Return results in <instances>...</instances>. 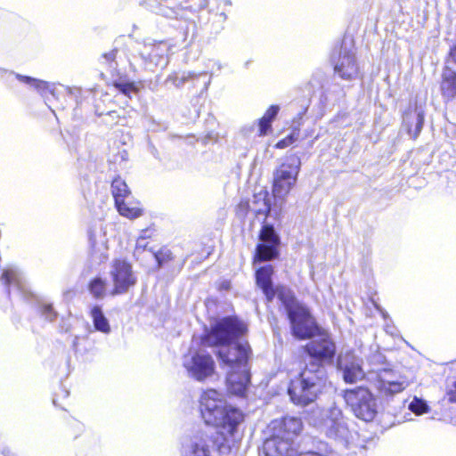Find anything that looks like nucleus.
<instances>
[{
  "label": "nucleus",
  "mask_w": 456,
  "mask_h": 456,
  "mask_svg": "<svg viewBox=\"0 0 456 456\" xmlns=\"http://www.w3.org/2000/svg\"><path fill=\"white\" fill-rule=\"evenodd\" d=\"M200 411L205 423L218 430L213 442L220 453H230L235 444L234 434L244 415L237 408L227 405L216 389L205 390L200 398Z\"/></svg>",
  "instance_id": "obj_3"
},
{
  "label": "nucleus",
  "mask_w": 456,
  "mask_h": 456,
  "mask_svg": "<svg viewBox=\"0 0 456 456\" xmlns=\"http://www.w3.org/2000/svg\"><path fill=\"white\" fill-rule=\"evenodd\" d=\"M448 401L450 403H456V381L453 383L452 388H450L447 393Z\"/></svg>",
  "instance_id": "obj_34"
},
{
  "label": "nucleus",
  "mask_w": 456,
  "mask_h": 456,
  "mask_svg": "<svg viewBox=\"0 0 456 456\" xmlns=\"http://www.w3.org/2000/svg\"><path fill=\"white\" fill-rule=\"evenodd\" d=\"M121 202V205L115 204L116 209L120 216L132 220L140 217L143 214L141 202L133 195L126 200H122Z\"/></svg>",
  "instance_id": "obj_17"
},
{
  "label": "nucleus",
  "mask_w": 456,
  "mask_h": 456,
  "mask_svg": "<svg viewBox=\"0 0 456 456\" xmlns=\"http://www.w3.org/2000/svg\"><path fill=\"white\" fill-rule=\"evenodd\" d=\"M118 156H119L120 161L126 160L127 159L126 151L123 150L121 152H118Z\"/></svg>",
  "instance_id": "obj_39"
},
{
  "label": "nucleus",
  "mask_w": 456,
  "mask_h": 456,
  "mask_svg": "<svg viewBox=\"0 0 456 456\" xmlns=\"http://www.w3.org/2000/svg\"><path fill=\"white\" fill-rule=\"evenodd\" d=\"M14 277L15 273L13 271L4 270L1 275V281L4 285L9 286L12 282Z\"/></svg>",
  "instance_id": "obj_32"
},
{
  "label": "nucleus",
  "mask_w": 456,
  "mask_h": 456,
  "mask_svg": "<svg viewBox=\"0 0 456 456\" xmlns=\"http://www.w3.org/2000/svg\"><path fill=\"white\" fill-rule=\"evenodd\" d=\"M300 128L298 126H294L290 133L279 140L274 145L273 148L277 150H284L292 146L299 138Z\"/></svg>",
  "instance_id": "obj_24"
},
{
  "label": "nucleus",
  "mask_w": 456,
  "mask_h": 456,
  "mask_svg": "<svg viewBox=\"0 0 456 456\" xmlns=\"http://www.w3.org/2000/svg\"><path fill=\"white\" fill-rule=\"evenodd\" d=\"M279 110V106L274 104L267 108L264 115L257 120L258 136L263 137L272 132V124L276 118Z\"/></svg>",
  "instance_id": "obj_19"
},
{
  "label": "nucleus",
  "mask_w": 456,
  "mask_h": 456,
  "mask_svg": "<svg viewBox=\"0 0 456 456\" xmlns=\"http://www.w3.org/2000/svg\"><path fill=\"white\" fill-rule=\"evenodd\" d=\"M113 86L116 89H118L120 93L127 96H129L131 93H135L137 91V88L134 82H114Z\"/></svg>",
  "instance_id": "obj_29"
},
{
  "label": "nucleus",
  "mask_w": 456,
  "mask_h": 456,
  "mask_svg": "<svg viewBox=\"0 0 456 456\" xmlns=\"http://www.w3.org/2000/svg\"><path fill=\"white\" fill-rule=\"evenodd\" d=\"M188 372L198 381H203L214 375L216 363L209 354L196 352L185 365Z\"/></svg>",
  "instance_id": "obj_12"
},
{
  "label": "nucleus",
  "mask_w": 456,
  "mask_h": 456,
  "mask_svg": "<svg viewBox=\"0 0 456 456\" xmlns=\"http://www.w3.org/2000/svg\"><path fill=\"white\" fill-rule=\"evenodd\" d=\"M183 0H159L157 12L167 18H177L183 13Z\"/></svg>",
  "instance_id": "obj_18"
},
{
  "label": "nucleus",
  "mask_w": 456,
  "mask_h": 456,
  "mask_svg": "<svg viewBox=\"0 0 456 456\" xmlns=\"http://www.w3.org/2000/svg\"><path fill=\"white\" fill-rule=\"evenodd\" d=\"M183 12H196L204 8H206L208 4V0H183Z\"/></svg>",
  "instance_id": "obj_26"
},
{
  "label": "nucleus",
  "mask_w": 456,
  "mask_h": 456,
  "mask_svg": "<svg viewBox=\"0 0 456 456\" xmlns=\"http://www.w3.org/2000/svg\"><path fill=\"white\" fill-rule=\"evenodd\" d=\"M20 80L24 82V83H27L30 86H32V84L34 83L35 79L36 78H33V77H27V76H20Z\"/></svg>",
  "instance_id": "obj_36"
},
{
  "label": "nucleus",
  "mask_w": 456,
  "mask_h": 456,
  "mask_svg": "<svg viewBox=\"0 0 456 456\" xmlns=\"http://www.w3.org/2000/svg\"><path fill=\"white\" fill-rule=\"evenodd\" d=\"M403 124L407 128L408 134L413 140H416L424 125V112L422 110H417V109L413 111L407 110L403 112Z\"/></svg>",
  "instance_id": "obj_16"
},
{
  "label": "nucleus",
  "mask_w": 456,
  "mask_h": 456,
  "mask_svg": "<svg viewBox=\"0 0 456 456\" xmlns=\"http://www.w3.org/2000/svg\"><path fill=\"white\" fill-rule=\"evenodd\" d=\"M274 266L264 265L255 271V282L265 296L266 303L277 297L284 305L290 323L292 335L299 339H311L322 334V329L312 315L310 309L298 302L293 292L284 285L275 286L273 281Z\"/></svg>",
  "instance_id": "obj_1"
},
{
  "label": "nucleus",
  "mask_w": 456,
  "mask_h": 456,
  "mask_svg": "<svg viewBox=\"0 0 456 456\" xmlns=\"http://www.w3.org/2000/svg\"><path fill=\"white\" fill-rule=\"evenodd\" d=\"M301 164V159L297 153H290L283 158L273 171L272 194L274 199L285 201L297 183Z\"/></svg>",
  "instance_id": "obj_6"
},
{
  "label": "nucleus",
  "mask_w": 456,
  "mask_h": 456,
  "mask_svg": "<svg viewBox=\"0 0 456 456\" xmlns=\"http://www.w3.org/2000/svg\"><path fill=\"white\" fill-rule=\"evenodd\" d=\"M35 89H37L40 94H45L46 92L51 90V85L44 80L35 79L32 86Z\"/></svg>",
  "instance_id": "obj_31"
},
{
  "label": "nucleus",
  "mask_w": 456,
  "mask_h": 456,
  "mask_svg": "<svg viewBox=\"0 0 456 456\" xmlns=\"http://www.w3.org/2000/svg\"><path fill=\"white\" fill-rule=\"evenodd\" d=\"M217 358L229 367L227 374L228 391L235 395L245 396L250 383L249 359L252 354L248 342L238 343L226 352L219 350Z\"/></svg>",
  "instance_id": "obj_4"
},
{
  "label": "nucleus",
  "mask_w": 456,
  "mask_h": 456,
  "mask_svg": "<svg viewBox=\"0 0 456 456\" xmlns=\"http://www.w3.org/2000/svg\"><path fill=\"white\" fill-rule=\"evenodd\" d=\"M247 331V325L237 316H226L211 326L202 338L201 343L209 347L229 346Z\"/></svg>",
  "instance_id": "obj_7"
},
{
  "label": "nucleus",
  "mask_w": 456,
  "mask_h": 456,
  "mask_svg": "<svg viewBox=\"0 0 456 456\" xmlns=\"http://www.w3.org/2000/svg\"><path fill=\"white\" fill-rule=\"evenodd\" d=\"M447 58L450 59V61L456 65V40L449 47Z\"/></svg>",
  "instance_id": "obj_33"
},
{
  "label": "nucleus",
  "mask_w": 456,
  "mask_h": 456,
  "mask_svg": "<svg viewBox=\"0 0 456 456\" xmlns=\"http://www.w3.org/2000/svg\"><path fill=\"white\" fill-rule=\"evenodd\" d=\"M343 370V379L347 384L356 383L365 378V373L361 364L352 355L345 356V362H339Z\"/></svg>",
  "instance_id": "obj_15"
},
{
  "label": "nucleus",
  "mask_w": 456,
  "mask_h": 456,
  "mask_svg": "<svg viewBox=\"0 0 456 456\" xmlns=\"http://www.w3.org/2000/svg\"><path fill=\"white\" fill-rule=\"evenodd\" d=\"M117 161H118V156H115L112 159L110 160V162L113 163H116Z\"/></svg>",
  "instance_id": "obj_40"
},
{
  "label": "nucleus",
  "mask_w": 456,
  "mask_h": 456,
  "mask_svg": "<svg viewBox=\"0 0 456 456\" xmlns=\"http://www.w3.org/2000/svg\"><path fill=\"white\" fill-rule=\"evenodd\" d=\"M38 313L48 322H54L58 317L57 312L50 303L41 304L38 308Z\"/></svg>",
  "instance_id": "obj_25"
},
{
  "label": "nucleus",
  "mask_w": 456,
  "mask_h": 456,
  "mask_svg": "<svg viewBox=\"0 0 456 456\" xmlns=\"http://www.w3.org/2000/svg\"><path fill=\"white\" fill-rule=\"evenodd\" d=\"M89 315L92 319L95 330L103 334H109L111 331L110 322L100 305H93L89 311Z\"/></svg>",
  "instance_id": "obj_20"
},
{
  "label": "nucleus",
  "mask_w": 456,
  "mask_h": 456,
  "mask_svg": "<svg viewBox=\"0 0 456 456\" xmlns=\"http://www.w3.org/2000/svg\"><path fill=\"white\" fill-rule=\"evenodd\" d=\"M111 194L114 199V204L121 205L122 200H126L132 196V192L126 183L119 176L115 177L111 182Z\"/></svg>",
  "instance_id": "obj_21"
},
{
  "label": "nucleus",
  "mask_w": 456,
  "mask_h": 456,
  "mask_svg": "<svg viewBox=\"0 0 456 456\" xmlns=\"http://www.w3.org/2000/svg\"><path fill=\"white\" fill-rule=\"evenodd\" d=\"M190 456H211L209 446L203 441L196 442L191 445Z\"/></svg>",
  "instance_id": "obj_27"
},
{
  "label": "nucleus",
  "mask_w": 456,
  "mask_h": 456,
  "mask_svg": "<svg viewBox=\"0 0 456 456\" xmlns=\"http://www.w3.org/2000/svg\"><path fill=\"white\" fill-rule=\"evenodd\" d=\"M410 410L416 414H423L426 413L428 410L427 403L421 399L414 398L413 401L410 403Z\"/></svg>",
  "instance_id": "obj_30"
},
{
  "label": "nucleus",
  "mask_w": 456,
  "mask_h": 456,
  "mask_svg": "<svg viewBox=\"0 0 456 456\" xmlns=\"http://www.w3.org/2000/svg\"><path fill=\"white\" fill-rule=\"evenodd\" d=\"M114 114H116V112L112 111V112H110L108 115L112 118L114 116Z\"/></svg>",
  "instance_id": "obj_41"
},
{
  "label": "nucleus",
  "mask_w": 456,
  "mask_h": 456,
  "mask_svg": "<svg viewBox=\"0 0 456 456\" xmlns=\"http://www.w3.org/2000/svg\"><path fill=\"white\" fill-rule=\"evenodd\" d=\"M102 57L106 59V61L112 62L115 61L116 53L115 52L106 53L102 54Z\"/></svg>",
  "instance_id": "obj_35"
},
{
  "label": "nucleus",
  "mask_w": 456,
  "mask_h": 456,
  "mask_svg": "<svg viewBox=\"0 0 456 456\" xmlns=\"http://www.w3.org/2000/svg\"><path fill=\"white\" fill-rule=\"evenodd\" d=\"M332 65L335 73L343 80H353L360 73L355 56L349 51L340 53L336 59L332 60Z\"/></svg>",
  "instance_id": "obj_13"
},
{
  "label": "nucleus",
  "mask_w": 456,
  "mask_h": 456,
  "mask_svg": "<svg viewBox=\"0 0 456 456\" xmlns=\"http://www.w3.org/2000/svg\"><path fill=\"white\" fill-rule=\"evenodd\" d=\"M87 289L94 298H103L106 296L107 282L104 279L99 276L94 277L89 281Z\"/></svg>",
  "instance_id": "obj_23"
},
{
  "label": "nucleus",
  "mask_w": 456,
  "mask_h": 456,
  "mask_svg": "<svg viewBox=\"0 0 456 456\" xmlns=\"http://www.w3.org/2000/svg\"><path fill=\"white\" fill-rule=\"evenodd\" d=\"M116 117H117L118 118H119V119H124V120L126 119V118H125V117L120 118V116H118V115H116Z\"/></svg>",
  "instance_id": "obj_42"
},
{
  "label": "nucleus",
  "mask_w": 456,
  "mask_h": 456,
  "mask_svg": "<svg viewBox=\"0 0 456 456\" xmlns=\"http://www.w3.org/2000/svg\"><path fill=\"white\" fill-rule=\"evenodd\" d=\"M270 428L272 436L269 439L273 444L280 445L286 444L289 447L281 448L282 450L289 449L292 445L296 438H297L303 432L304 424L299 417L284 416L282 418L274 419L271 422ZM280 448H277V451Z\"/></svg>",
  "instance_id": "obj_9"
},
{
  "label": "nucleus",
  "mask_w": 456,
  "mask_h": 456,
  "mask_svg": "<svg viewBox=\"0 0 456 456\" xmlns=\"http://www.w3.org/2000/svg\"><path fill=\"white\" fill-rule=\"evenodd\" d=\"M354 416L363 421H372L378 413L377 402L370 390L362 386L346 389L342 395Z\"/></svg>",
  "instance_id": "obj_8"
},
{
  "label": "nucleus",
  "mask_w": 456,
  "mask_h": 456,
  "mask_svg": "<svg viewBox=\"0 0 456 456\" xmlns=\"http://www.w3.org/2000/svg\"><path fill=\"white\" fill-rule=\"evenodd\" d=\"M145 248H146V245H143V246L136 245V247L134 248V256L141 254Z\"/></svg>",
  "instance_id": "obj_38"
},
{
  "label": "nucleus",
  "mask_w": 456,
  "mask_h": 456,
  "mask_svg": "<svg viewBox=\"0 0 456 456\" xmlns=\"http://www.w3.org/2000/svg\"><path fill=\"white\" fill-rule=\"evenodd\" d=\"M322 384L321 370L305 365L299 374L289 381L288 395L295 405L305 407L318 399L322 394Z\"/></svg>",
  "instance_id": "obj_5"
},
{
  "label": "nucleus",
  "mask_w": 456,
  "mask_h": 456,
  "mask_svg": "<svg viewBox=\"0 0 456 456\" xmlns=\"http://www.w3.org/2000/svg\"><path fill=\"white\" fill-rule=\"evenodd\" d=\"M158 268H170L174 265L176 256L167 246L161 247L153 252Z\"/></svg>",
  "instance_id": "obj_22"
},
{
  "label": "nucleus",
  "mask_w": 456,
  "mask_h": 456,
  "mask_svg": "<svg viewBox=\"0 0 456 456\" xmlns=\"http://www.w3.org/2000/svg\"><path fill=\"white\" fill-rule=\"evenodd\" d=\"M230 287H231L230 281H225L221 282L218 285L217 289L219 290H228L230 289Z\"/></svg>",
  "instance_id": "obj_37"
},
{
  "label": "nucleus",
  "mask_w": 456,
  "mask_h": 456,
  "mask_svg": "<svg viewBox=\"0 0 456 456\" xmlns=\"http://www.w3.org/2000/svg\"><path fill=\"white\" fill-rule=\"evenodd\" d=\"M235 216L241 222H245L249 215L253 216L248 224V230L252 231L256 226V221H261L252 261L253 263L269 262L278 259L281 255V239L273 224L266 220L272 212V201L267 190H261L252 195V198H242L234 206Z\"/></svg>",
  "instance_id": "obj_2"
},
{
  "label": "nucleus",
  "mask_w": 456,
  "mask_h": 456,
  "mask_svg": "<svg viewBox=\"0 0 456 456\" xmlns=\"http://www.w3.org/2000/svg\"><path fill=\"white\" fill-rule=\"evenodd\" d=\"M382 387L388 394H396L402 392L405 388V385L400 381H389L383 382Z\"/></svg>",
  "instance_id": "obj_28"
},
{
  "label": "nucleus",
  "mask_w": 456,
  "mask_h": 456,
  "mask_svg": "<svg viewBox=\"0 0 456 456\" xmlns=\"http://www.w3.org/2000/svg\"><path fill=\"white\" fill-rule=\"evenodd\" d=\"M305 345L304 351L313 359L308 364L310 368H318L324 363L331 362L336 354V345L330 336L322 330V335Z\"/></svg>",
  "instance_id": "obj_11"
},
{
  "label": "nucleus",
  "mask_w": 456,
  "mask_h": 456,
  "mask_svg": "<svg viewBox=\"0 0 456 456\" xmlns=\"http://www.w3.org/2000/svg\"><path fill=\"white\" fill-rule=\"evenodd\" d=\"M439 92L445 102L456 99V69L449 65H444L439 80Z\"/></svg>",
  "instance_id": "obj_14"
},
{
  "label": "nucleus",
  "mask_w": 456,
  "mask_h": 456,
  "mask_svg": "<svg viewBox=\"0 0 456 456\" xmlns=\"http://www.w3.org/2000/svg\"><path fill=\"white\" fill-rule=\"evenodd\" d=\"M110 276L112 282L110 294L112 297L126 294L137 282L132 264L124 258H115L111 262Z\"/></svg>",
  "instance_id": "obj_10"
}]
</instances>
